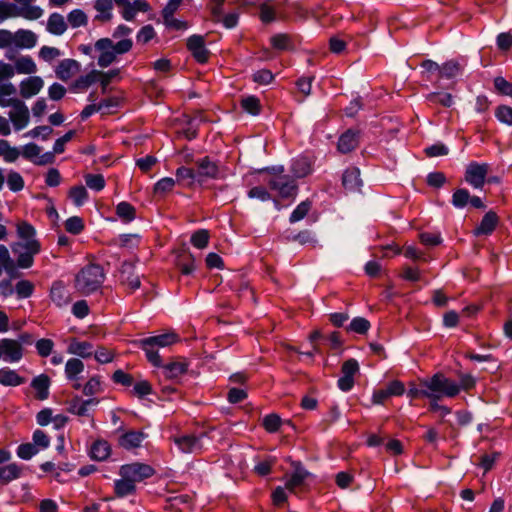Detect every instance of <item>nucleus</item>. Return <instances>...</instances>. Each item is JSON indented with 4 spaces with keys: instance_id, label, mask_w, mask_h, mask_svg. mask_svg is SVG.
<instances>
[{
    "instance_id": "obj_36",
    "label": "nucleus",
    "mask_w": 512,
    "mask_h": 512,
    "mask_svg": "<svg viewBox=\"0 0 512 512\" xmlns=\"http://www.w3.org/2000/svg\"><path fill=\"white\" fill-rule=\"evenodd\" d=\"M84 363L79 358H71L65 364V375L70 381H78L79 375L84 371Z\"/></svg>"
},
{
    "instance_id": "obj_52",
    "label": "nucleus",
    "mask_w": 512,
    "mask_h": 512,
    "mask_svg": "<svg viewBox=\"0 0 512 512\" xmlns=\"http://www.w3.org/2000/svg\"><path fill=\"white\" fill-rule=\"evenodd\" d=\"M24 179L20 173L16 171H10L7 176L8 188L13 192L21 191L24 188Z\"/></svg>"
},
{
    "instance_id": "obj_62",
    "label": "nucleus",
    "mask_w": 512,
    "mask_h": 512,
    "mask_svg": "<svg viewBox=\"0 0 512 512\" xmlns=\"http://www.w3.org/2000/svg\"><path fill=\"white\" fill-rule=\"evenodd\" d=\"M84 228L83 221L80 217L73 216L66 220L65 229L72 234H79Z\"/></svg>"
},
{
    "instance_id": "obj_16",
    "label": "nucleus",
    "mask_w": 512,
    "mask_h": 512,
    "mask_svg": "<svg viewBox=\"0 0 512 512\" xmlns=\"http://www.w3.org/2000/svg\"><path fill=\"white\" fill-rule=\"evenodd\" d=\"M99 399L75 397L69 404V412L80 417H91L90 410L99 404Z\"/></svg>"
},
{
    "instance_id": "obj_18",
    "label": "nucleus",
    "mask_w": 512,
    "mask_h": 512,
    "mask_svg": "<svg viewBox=\"0 0 512 512\" xmlns=\"http://www.w3.org/2000/svg\"><path fill=\"white\" fill-rule=\"evenodd\" d=\"M37 35L28 29H18L14 32V47L18 49H32L37 44Z\"/></svg>"
},
{
    "instance_id": "obj_6",
    "label": "nucleus",
    "mask_w": 512,
    "mask_h": 512,
    "mask_svg": "<svg viewBox=\"0 0 512 512\" xmlns=\"http://www.w3.org/2000/svg\"><path fill=\"white\" fill-rule=\"evenodd\" d=\"M105 273L101 266L90 264L77 274L75 287L82 294H90L98 290L103 284Z\"/></svg>"
},
{
    "instance_id": "obj_9",
    "label": "nucleus",
    "mask_w": 512,
    "mask_h": 512,
    "mask_svg": "<svg viewBox=\"0 0 512 512\" xmlns=\"http://www.w3.org/2000/svg\"><path fill=\"white\" fill-rule=\"evenodd\" d=\"M24 356V347L16 339H0V360L7 363H18Z\"/></svg>"
},
{
    "instance_id": "obj_14",
    "label": "nucleus",
    "mask_w": 512,
    "mask_h": 512,
    "mask_svg": "<svg viewBox=\"0 0 512 512\" xmlns=\"http://www.w3.org/2000/svg\"><path fill=\"white\" fill-rule=\"evenodd\" d=\"M487 164H479L477 162H471L466 169L465 179L474 188H481L488 173Z\"/></svg>"
},
{
    "instance_id": "obj_51",
    "label": "nucleus",
    "mask_w": 512,
    "mask_h": 512,
    "mask_svg": "<svg viewBox=\"0 0 512 512\" xmlns=\"http://www.w3.org/2000/svg\"><path fill=\"white\" fill-rule=\"evenodd\" d=\"M102 383L99 376L91 377L83 386V393L86 396H92L102 392Z\"/></svg>"
},
{
    "instance_id": "obj_35",
    "label": "nucleus",
    "mask_w": 512,
    "mask_h": 512,
    "mask_svg": "<svg viewBox=\"0 0 512 512\" xmlns=\"http://www.w3.org/2000/svg\"><path fill=\"white\" fill-rule=\"evenodd\" d=\"M164 376L169 379H178L187 371V364L184 361H173L167 365L161 366Z\"/></svg>"
},
{
    "instance_id": "obj_41",
    "label": "nucleus",
    "mask_w": 512,
    "mask_h": 512,
    "mask_svg": "<svg viewBox=\"0 0 512 512\" xmlns=\"http://www.w3.org/2000/svg\"><path fill=\"white\" fill-rule=\"evenodd\" d=\"M309 473L300 465H297L294 469L293 474L286 482V488L293 491L295 488L301 486Z\"/></svg>"
},
{
    "instance_id": "obj_54",
    "label": "nucleus",
    "mask_w": 512,
    "mask_h": 512,
    "mask_svg": "<svg viewBox=\"0 0 512 512\" xmlns=\"http://www.w3.org/2000/svg\"><path fill=\"white\" fill-rule=\"evenodd\" d=\"M116 213L125 221H131L135 218V208L128 202H120L116 207Z\"/></svg>"
},
{
    "instance_id": "obj_13",
    "label": "nucleus",
    "mask_w": 512,
    "mask_h": 512,
    "mask_svg": "<svg viewBox=\"0 0 512 512\" xmlns=\"http://www.w3.org/2000/svg\"><path fill=\"white\" fill-rule=\"evenodd\" d=\"M405 392V386L401 381L393 380L385 388L375 390L372 395L373 404H383L388 398L401 396Z\"/></svg>"
},
{
    "instance_id": "obj_53",
    "label": "nucleus",
    "mask_w": 512,
    "mask_h": 512,
    "mask_svg": "<svg viewBox=\"0 0 512 512\" xmlns=\"http://www.w3.org/2000/svg\"><path fill=\"white\" fill-rule=\"evenodd\" d=\"M241 106L246 112L252 115H258L260 113V101L255 96H247L243 98Z\"/></svg>"
},
{
    "instance_id": "obj_31",
    "label": "nucleus",
    "mask_w": 512,
    "mask_h": 512,
    "mask_svg": "<svg viewBox=\"0 0 512 512\" xmlns=\"http://www.w3.org/2000/svg\"><path fill=\"white\" fill-rule=\"evenodd\" d=\"M121 281L126 284L132 291L140 287V278L133 273V265L124 263L121 270Z\"/></svg>"
},
{
    "instance_id": "obj_29",
    "label": "nucleus",
    "mask_w": 512,
    "mask_h": 512,
    "mask_svg": "<svg viewBox=\"0 0 512 512\" xmlns=\"http://www.w3.org/2000/svg\"><path fill=\"white\" fill-rule=\"evenodd\" d=\"M463 67L456 60H448L441 65L439 79H454L462 74Z\"/></svg>"
},
{
    "instance_id": "obj_59",
    "label": "nucleus",
    "mask_w": 512,
    "mask_h": 512,
    "mask_svg": "<svg viewBox=\"0 0 512 512\" xmlns=\"http://www.w3.org/2000/svg\"><path fill=\"white\" fill-rule=\"evenodd\" d=\"M61 56V51L56 47L43 46L39 50V57L45 62H52Z\"/></svg>"
},
{
    "instance_id": "obj_3",
    "label": "nucleus",
    "mask_w": 512,
    "mask_h": 512,
    "mask_svg": "<svg viewBox=\"0 0 512 512\" xmlns=\"http://www.w3.org/2000/svg\"><path fill=\"white\" fill-rule=\"evenodd\" d=\"M420 385L427 387L428 398L432 401H438L443 397H455L460 392V387L456 382L440 373L420 380Z\"/></svg>"
},
{
    "instance_id": "obj_44",
    "label": "nucleus",
    "mask_w": 512,
    "mask_h": 512,
    "mask_svg": "<svg viewBox=\"0 0 512 512\" xmlns=\"http://www.w3.org/2000/svg\"><path fill=\"white\" fill-rule=\"evenodd\" d=\"M67 22L72 28H79L87 25L88 18L83 10L74 9L67 15Z\"/></svg>"
},
{
    "instance_id": "obj_55",
    "label": "nucleus",
    "mask_w": 512,
    "mask_h": 512,
    "mask_svg": "<svg viewBox=\"0 0 512 512\" xmlns=\"http://www.w3.org/2000/svg\"><path fill=\"white\" fill-rule=\"evenodd\" d=\"M369 328L370 322L363 317L354 318L348 326L349 331L359 334H365L369 330Z\"/></svg>"
},
{
    "instance_id": "obj_26",
    "label": "nucleus",
    "mask_w": 512,
    "mask_h": 512,
    "mask_svg": "<svg viewBox=\"0 0 512 512\" xmlns=\"http://www.w3.org/2000/svg\"><path fill=\"white\" fill-rule=\"evenodd\" d=\"M21 156V150L12 146L6 139H0V158L5 163H15Z\"/></svg>"
},
{
    "instance_id": "obj_40",
    "label": "nucleus",
    "mask_w": 512,
    "mask_h": 512,
    "mask_svg": "<svg viewBox=\"0 0 512 512\" xmlns=\"http://www.w3.org/2000/svg\"><path fill=\"white\" fill-rule=\"evenodd\" d=\"M111 453V447L105 440H98L94 442L91 447L90 455L93 459L103 461L109 457Z\"/></svg>"
},
{
    "instance_id": "obj_25",
    "label": "nucleus",
    "mask_w": 512,
    "mask_h": 512,
    "mask_svg": "<svg viewBox=\"0 0 512 512\" xmlns=\"http://www.w3.org/2000/svg\"><path fill=\"white\" fill-rule=\"evenodd\" d=\"M342 184L348 191L358 190L362 185L360 170L356 167L346 169L342 176Z\"/></svg>"
},
{
    "instance_id": "obj_15",
    "label": "nucleus",
    "mask_w": 512,
    "mask_h": 512,
    "mask_svg": "<svg viewBox=\"0 0 512 512\" xmlns=\"http://www.w3.org/2000/svg\"><path fill=\"white\" fill-rule=\"evenodd\" d=\"M187 48L199 63H206L209 59V51L205 47L203 36L192 35L187 40Z\"/></svg>"
},
{
    "instance_id": "obj_1",
    "label": "nucleus",
    "mask_w": 512,
    "mask_h": 512,
    "mask_svg": "<svg viewBox=\"0 0 512 512\" xmlns=\"http://www.w3.org/2000/svg\"><path fill=\"white\" fill-rule=\"evenodd\" d=\"M17 235L19 239H29L28 243L17 242L12 250L17 257V265L20 268H29L33 265L34 256L41 250L39 241L35 238V228L26 221L17 224Z\"/></svg>"
},
{
    "instance_id": "obj_50",
    "label": "nucleus",
    "mask_w": 512,
    "mask_h": 512,
    "mask_svg": "<svg viewBox=\"0 0 512 512\" xmlns=\"http://www.w3.org/2000/svg\"><path fill=\"white\" fill-rule=\"evenodd\" d=\"M84 178L87 187L91 190L98 192L105 187V179L101 174H87Z\"/></svg>"
},
{
    "instance_id": "obj_23",
    "label": "nucleus",
    "mask_w": 512,
    "mask_h": 512,
    "mask_svg": "<svg viewBox=\"0 0 512 512\" xmlns=\"http://www.w3.org/2000/svg\"><path fill=\"white\" fill-rule=\"evenodd\" d=\"M67 352L81 358H90L93 355V345L88 341H79L76 338L71 339Z\"/></svg>"
},
{
    "instance_id": "obj_17",
    "label": "nucleus",
    "mask_w": 512,
    "mask_h": 512,
    "mask_svg": "<svg viewBox=\"0 0 512 512\" xmlns=\"http://www.w3.org/2000/svg\"><path fill=\"white\" fill-rule=\"evenodd\" d=\"M44 86V81L39 76H30L23 79L19 84L20 95L29 99L38 94Z\"/></svg>"
},
{
    "instance_id": "obj_5",
    "label": "nucleus",
    "mask_w": 512,
    "mask_h": 512,
    "mask_svg": "<svg viewBox=\"0 0 512 512\" xmlns=\"http://www.w3.org/2000/svg\"><path fill=\"white\" fill-rule=\"evenodd\" d=\"M179 340L174 332L163 333L139 340V346L145 351L148 361L155 367L162 366V360L158 354L159 348H165L175 344Z\"/></svg>"
},
{
    "instance_id": "obj_49",
    "label": "nucleus",
    "mask_w": 512,
    "mask_h": 512,
    "mask_svg": "<svg viewBox=\"0 0 512 512\" xmlns=\"http://www.w3.org/2000/svg\"><path fill=\"white\" fill-rule=\"evenodd\" d=\"M176 184V180L171 177H164L158 180L154 185V193L156 195H165L172 191Z\"/></svg>"
},
{
    "instance_id": "obj_46",
    "label": "nucleus",
    "mask_w": 512,
    "mask_h": 512,
    "mask_svg": "<svg viewBox=\"0 0 512 512\" xmlns=\"http://www.w3.org/2000/svg\"><path fill=\"white\" fill-rule=\"evenodd\" d=\"M41 153V147L38 146L35 143H28L23 146L21 155L31 161H34L37 164H44L47 162V160H39L36 161L35 159L40 156Z\"/></svg>"
},
{
    "instance_id": "obj_60",
    "label": "nucleus",
    "mask_w": 512,
    "mask_h": 512,
    "mask_svg": "<svg viewBox=\"0 0 512 512\" xmlns=\"http://www.w3.org/2000/svg\"><path fill=\"white\" fill-rule=\"evenodd\" d=\"M34 290L33 284L28 280H21L16 284L15 292L18 298L24 299L32 295Z\"/></svg>"
},
{
    "instance_id": "obj_43",
    "label": "nucleus",
    "mask_w": 512,
    "mask_h": 512,
    "mask_svg": "<svg viewBox=\"0 0 512 512\" xmlns=\"http://www.w3.org/2000/svg\"><path fill=\"white\" fill-rule=\"evenodd\" d=\"M20 474L21 468L15 463L0 467V481L3 483L19 478Z\"/></svg>"
},
{
    "instance_id": "obj_42",
    "label": "nucleus",
    "mask_w": 512,
    "mask_h": 512,
    "mask_svg": "<svg viewBox=\"0 0 512 512\" xmlns=\"http://www.w3.org/2000/svg\"><path fill=\"white\" fill-rule=\"evenodd\" d=\"M115 493L118 497H126L135 492V484L125 477H121L115 481L114 484Z\"/></svg>"
},
{
    "instance_id": "obj_28",
    "label": "nucleus",
    "mask_w": 512,
    "mask_h": 512,
    "mask_svg": "<svg viewBox=\"0 0 512 512\" xmlns=\"http://www.w3.org/2000/svg\"><path fill=\"white\" fill-rule=\"evenodd\" d=\"M312 171V163L309 158L300 156L293 160L291 172L294 177L302 178L309 175Z\"/></svg>"
},
{
    "instance_id": "obj_20",
    "label": "nucleus",
    "mask_w": 512,
    "mask_h": 512,
    "mask_svg": "<svg viewBox=\"0 0 512 512\" xmlns=\"http://www.w3.org/2000/svg\"><path fill=\"white\" fill-rule=\"evenodd\" d=\"M114 0H95L94 9L96 11L95 20L101 23L110 22L113 19Z\"/></svg>"
},
{
    "instance_id": "obj_64",
    "label": "nucleus",
    "mask_w": 512,
    "mask_h": 512,
    "mask_svg": "<svg viewBox=\"0 0 512 512\" xmlns=\"http://www.w3.org/2000/svg\"><path fill=\"white\" fill-rule=\"evenodd\" d=\"M494 86L499 93L512 97V83L508 82L505 78L496 77L494 79Z\"/></svg>"
},
{
    "instance_id": "obj_24",
    "label": "nucleus",
    "mask_w": 512,
    "mask_h": 512,
    "mask_svg": "<svg viewBox=\"0 0 512 512\" xmlns=\"http://www.w3.org/2000/svg\"><path fill=\"white\" fill-rule=\"evenodd\" d=\"M67 27V21L63 15L56 12L49 15L46 24V30L50 34L61 36L66 32Z\"/></svg>"
},
{
    "instance_id": "obj_33",
    "label": "nucleus",
    "mask_w": 512,
    "mask_h": 512,
    "mask_svg": "<svg viewBox=\"0 0 512 512\" xmlns=\"http://www.w3.org/2000/svg\"><path fill=\"white\" fill-rule=\"evenodd\" d=\"M498 222L495 213L488 212L484 215L479 226L475 229V235H488L493 232Z\"/></svg>"
},
{
    "instance_id": "obj_61",
    "label": "nucleus",
    "mask_w": 512,
    "mask_h": 512,
    "mask_svg": "<svg viewBox=\"0 0 512 512\" xmlns=\"http://www.w3.org/2000/svg\"><path fill=\"white\" fill-rule=\"evenodd\" d=\"M39 452V449L36 448L33 443H25L21 444L17 449V456L24 460L31 459L34 455Z\"/></svg>"
},
{
    "instance_id": "obj_2",
    "label": "nucleus",
    "mask_w": 512,
    "mask_h": 512,
    "mask_svg": "<svg viewBox=\"0 0 512 512\" xmlns=\"http://www.w3.org/2000/svg\"><path fill=\"white\" fill-rule=\"evenodd\" d=\"M132 47L133 41L131 38H124L116 43L108 37L98 39L94 44V50L98 54V66L102 68L110 66L116 61L118 55L130 52Z\"/></svg>"
},
{
    "instance_id": "obj_7",
    "label": "nucleus",
    "mask_w": 512,
    "mask_h": 512,
    "mask_svg": "<svg viewBox=\"0 0 512 512\" xmlns=\"http://www.w3.org/2000/svg\"><path fill=\"white\" fill-rule=\"evenodd\" d=\"M171 441L175 444L179 452L198 454L205 447L206 435L178 433L171 436Z\"/></svg>"
},
{
    "instance_id": "obj_8",
    "label": "nucleus",
    "mask_w": 512,
    "mask_h": 512,
    "mask_svg": "<svg viewBox=\"0 0 512 512\" xmlns=\"http://www.w3.org/2000/svg\"><path fill=\"white\" fill-rule=\"evenodd\" d=\"M125 21H134L139 12L146 13L151 7L146 0H114Z\"/></svg>"
},
{
    "instance_id": "obj_30",
    "label": "nucleus",
    "mask_w": 512,
    "mask_h": 512,
    "mask_svg": "<svg viewBox=\"0 0 512 512\" xmlns=\"http://www.w3.org/2000/svg\"><path fill=\"white\" fill-rule=\"evenodd\" d=\"M25 382V379L21 377L15 370L8 367L0 369V384L3 386L16 387Z\"/></svg>"
},
{
    "instance_id": "obj_63",
    "label": "nucleus",
    "mask_w": 512,
    "mask_h": 512,
    "mask_svg": "<svg viewBox=\"0 0 512 512\" xmlns=\"http://www.w3.org/2000/svg\"><path fill=\"white\" fill-rule=\"evenodd\" d=\"M156 33L151 25L143 26L137 33L136 39L138 43L146 44L155 37Z\"/></svg>"
},
{
    "instance_id": "obj_27",
    "label": "nucleus",
    "mask_w": 512,
    "mask_h": 512,
    "mask_svg": "<svg viewBox=\"0 0 512 512\" xmlns=\"http://www.w3.org/2000/svg\"><path fill=\"white\" fill-rule=\"evenodd\" d=\"M14 73L18 74H34L37 71V65L29 55H21L16 58L13 65Z\"/></svg>"
},
{
    "instance_id": "obj_45",
    "label": "nucleus",
    "mask_w": 512,
    "mask_h": 512,
    "mask_svg": "<svg viewBox=\"0 0 512 512\" xmlns=\"http://www.w3.org/2000/svg\"><path fill=\"white\" fill-rule=\"evenodd\" d=\"M99 75H100V71L92 70V71H91V72H89L88 74H86V75H84V76L79 77V78L75 81V83H74V87H75L77 90H85V89H87L89 86H91L92 84H94L96 81H98Z\"/></svg>"
},
{
    "instance_id": "obj_21",
    "label": "nucleus",
    "mask_w": 512,
    "mask_h": 512,
    "mask_svg": "<svg viewBox=\"0 0 512 512\" xmlns=\"http://www.w3.org/2000/svg\"><path fill=\"white\" fill-rule=\"evenodd\" d=\"M146 437L147 435L141 431H128L120 436L119 445L126 450L139 448Z\"/></svg>"
},
{
    "instance_id": "obj_57",
    "label": "nucleus",
    "mask_w": 512,
    "mask_h": 512,
    "mask_svg": "<svg viewBox=\"0 0 512 512\" xmlns=\"http://www.w3.org/2000/svg\"><path fill=\"white\" fill-rule=\"evenodd\" d=\"M495 117L503 124L512 125V107L501 105L495 110Z\"/></svg>"
},
{
    "instance_id": "obj_39",
    "label": "nucleus",
    "mask_w": 512,
    "mask_h": 512,
    "mask_svg": "<svg viewBox=\"0 0 512 512\" xmlns=\"http://www.w3.org/2000/svg\"><path fill=\"white\" fill-rule=\"evenodd\" d=\"M176 181L183 183L187 187H192L195 182H198L197 173L188 167L181 166L176 170Z\"/></svg>"
},
{
    "instance_id": "obj_12",
    "label": "nucleus",
    "mask_w": 512,
    "mask_h": 512,
    "mask_svg": "<svg viewBox=\"0 0 512 512\" xmlns=\"http://www.w3.org/2000/svg\"><path fill=\"white\" fill-rule=\"evenodd\" d=\"M198 183L206 179H216L222 177V172L216 162L209 157H204L196 161Z\"/></svg>"
},
{
    "instance_id": "obj_34",
    "label": "nucleus",
    "mask_w": 512,
    "mask_h": 512,
    "mask_svg": "<svg viewBox=\"0 0 512 512\" xmlns=\"http://www.w3.org/2000/svg\"><path fill=\"white\" fill-rule=\"evenodd\" d=\"M358 146V137L355 132L348 130L342 134L338 141V150L341 153L351 152Z\"/></svg>"
},
{
    "instance_id": "obj_56",
    "label": "nucleus",
    "mask_w": 512,
    "mask_h": 512,
    "mask_svg": "<svg viewBox=\"0 0 512 512\" xmlns=\"http://www.w3.org/2000/svg\"><path fill=\"white\" fill-rule=\"evenodd\" d=\"M311 203L309 201L301 202L291 213L290 222L295 223L302 220L309 212Z\"/></svg>"
},
{
    "instance_id": "obj_4",
    "label": "nucleus",
    "mask_w": 512,
    "mask_h": 512,
    "mask_svg": "<svg viewBox=\"0 0 512 512\" xmlns=\"http://www.w3.org/2000/svg\"><path fill=\"white\" fill-rule=\"evenodd\" d=\"M284 166L266 167L260 172L267 173L269 176L265 179L271 190L276 191L282 198L295 197L297 194V185L288 176L284 174Z\"/></svg>"
},
{
    "instance_id": "obj_22",
    "label": "nucleus",
    "mask_w": 512,
    "mask_h": 512,
    "mask_svg": "<svg viewBox=\"0 0 512 512\" xmlns=\"http://www.w3.org/2000/svg\"><path fill=\"white\" fill-rule=\"evenodd\" d=\"M80 69V64L73 59H64L60 61L58 66L56 67L55 73L56 76L62 80L67 81L73 75H75Z\"/></svg>"
},
{
    "instance_id": "obj_37",
    "label": "nucleus",
    "mask_w": 512,
    "mask_h": 512,
    "mask_svg": "<svg viewBox=\"0 0 512 512\" xmlns=\"http://www.w3.org/2000/svg\"><path fill=\"white\" fill-rule=\"evenodd\" d=\"M51 300L59 307H62L69 302V295L64 285L60 282H55L50 290Z\"/></svg>"
},
{
    "instance_id": "obj_47",
    "label": "nucleus",
    "mask_w": 512,
    "mask_h": 512,
    "mask_svg": "<svg viewBox=\"0 0 512 512\" xmlns=\"http://www.w3.org/2000/svg\"><path fill=\"white\" fill-rule=\"evenodd\" d=\"M69 197L76 206L80 207L87 201L88 192L82 185L74 186L69 190Z\"/></svg>"
},
{
    "instance_id": "obj_11",
    "label": "nucleus",
    "mask_w": 512,
    "mask_h": 512,
    "mask_svg": "<svg viewBox=\"0 0 512 512\" xmlns=\"http://www.w3.org/2000/svg\"><path fill=\"white\" fill-rule=\"evenodd\" d=\"M8 117L13 125L15 131H21L25 129L30 122V111L27 105L22 101L18 100L14 106L8 112Z\"/></svg>"
},
{
    "instance_id": "obj_19",
    "label": "nucleus",
    "mask_w": 512,
    "mask_h": 512,
    "mask_svg": "<svg viewBox=\"0 0 512 512\" xmlns=\"http://www.w3.org/2000/svg\"><path fill=\"white\" fill-rule=\"evenodd\" d=\"M31 11H19L15 3L0 0V24L8 19L29 17Z\"/></svg>"
},
{
    "instance_id": "obj_58",
    "label": "nucleus",
    "mask_w": 512,
    "mask_h": 512,
    "mask_svg": "<svg viewBox=\"0 0 512 512\" xmlns=\"http://www.w3.org/2000/svg\"><path fill=\"white\" fill-rule=\"evenodd\" d=\"M35 348L41 357H48L54 348V342L51 339L42 338L36 341Z\"/></svg>"
},
{
    "instance_id": "obj_48",
    "label": "nucleus",
    "mask_w": 512,
    "mask_h": 512,
    "mask_svg": "<svg viewBox=\"0 0 512 512\" xmlns=\"http://www.w3.org/2000/svg\"><path fill=\"white\" fill-rule=\"evenodd\" d=\"M209 232L206 229H200L191 236V243L197 249H204L209 243Z\"/></svg>"
},
{
    "instance_id": "obj_38",
    "label": "nucleus",
    "mask_w": 512,
    "mask_h": 512,
    "mask_svg": "<svg viewBox=\"0 0 512 512\" xmlns=\"http://www.w3.org/2000/svg\"><path fill=\"white\" fill-rule=\"evenodd\" d=\"M31 386L37 392V397L44 400L49 395L50 379L47 375L41 374L32 380Z\"/></svg>"
},
{
    "instance_id": "obj_32",
    "label": "nucleus",
    "mask_w": 512,
    "mask_h": 512,
    "mask_svg": "<svg viewBox=\"0 0 512 512\" xmlns=\"http://www.w3.org/2000/svg\"><path fill=\"white\" fill-rule=\"evenodd\" d=\"M19 11H31V16L23 17L26 20H37L42 17L44 10L37 5H34L36 0H14Z\"/></svg>"
},
{
    "instance_id": "obj_10",
    "label": "nucleus",
    "mask_w": 512,
    "mask_h": 512,
    "mask_svg": "<svg viewBox=\"0 0 512 512\" xmlns=\"http://www.w3.org/2000/svg\"><path fill=\"white\" fill-rule=\"evenodd\" d=\"M154 470L151 466L143 463H131L121 466L119 474L132 481L134 484L153 475Z\"/></svg>"
}]
</instances>
